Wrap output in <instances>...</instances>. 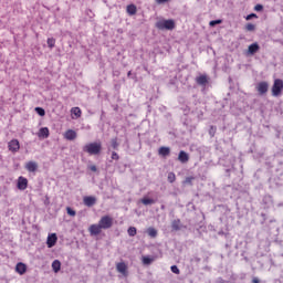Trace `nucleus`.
Listing matches in <instances>:
<instances>
[{
	"label": "nucleus",
	"instance_id": "864d4df0",
	"mask_svg": "<svg viewBox=\"0 0 283 283\" xmlns=\"http://www.w3.org/2000/svg\"><path fill=\"white\" fill-rule=\"evenodd\" d=\"M201 260H202V259H200L199 256H193V259H192V261H193V262H197V264L200 263Z\"/></svg>",
	"mask_w": 283,
	"mask_h": 283
},
{
	"label": "nucleus",
	"instance_id": "473e14b6",
	"mask_svg": "<svg viewBox=\"0 0 283 283\" xmlns=\"http://www.w3.org/2000/svg\"><path fill=\"white\" fill-rule=\"evenodd\" d=\"M217 132H218V127L213 126V125H210L209 130H208V134H209L210 138H213L216 136Z\"/></svg>",
	"mask_w": 283,
	"mask_h": 283
},
{
	"label": "nucleus",
	"instance_id": "2f4dec72",
	"mask_svg": "<svg viewBox=\"0 0 283 283\" xmlns=\"http://www.w3.org/2000/svg\"><path fill=\"white\" fill-rule=\"evenodd\" d=\"M127 77L132 78V81H134L135 83H138V73L137 72L132 73V71H128Z\"/></svg>",
	"mask_w": 283,
	"mask_h": 283
},
{
	"label": "nucleus",
	"instance_id": "bf43d9fd",
	"mask_svg": "<svg viewBox=\"0 0 283 283\" xmlns=\"http://www.w3.org/2000/svg\"><path fill=\"white\" fill-rule=\"evenodd\" d=\"M169 84H170V85H176V81L170 80Z\"/></svg>",
	"mask_w": 283,
	"mask_h": 283
},
{
	"label": "nucleus",
	"instance_id": "a211bd4d",
	"mask_svg": "<svg viewBox=\"0 0 283 283\" xmlns=\"http://www.w3.org/2000/svg\"><path fill=\"white\" fill-rule=\"evenodd\" d=\"M191 116H195V118H197V120H203L205 118V112H202V109L200 108H195L191 113Z\"/></svg>",
	"mask_w": 283,
	"mask_h": 283
},
{
	"label": "nucleus",
	"instance_id": "423d86ee",
	"mask_svg": "<svg viewBox=\"0 0 283 283\" xmlns=\"http://www.w3.org/2000/svg\"><path fill=\"white\" fill-rule=\"evenodd\" d=\"M8 149L12 154H17V151H19L21 149V144L19 143V139H11L8 143Z\"/></svg>",
	"mask_w": 283,
	"mask_h": 283
},
{
	"label": "nucleus",
	"instance_id": "5fc2aeb1",
	"mask_svg": "<svg viewBox=\"0 0 283 283\" xmlns=\"http://www.w3.org/2000/svg\"><path fill=\"white\" fill-rule=\"evenodd\" d=\"M219 207H221L222 209H226V211H231V209H229V206L219 205Z\"/></svg>",
	"mask_w": 283,
	"mask_h": 283
},
{
	"label": "nucleus",
	"instance_id": "4d7b16f0",
	"mask_svg": "<svg viewBox=\"0 0 283 283\" xmlns=\"http://www.w3.org/2000/svg\"><path fill=\"white\" fill-rule=\"evenodd\" d=\"M148 112H151V104L146 103Z\"/></svg>",
	"mask_w": 283,
	"mask_h": 283
},
{
	"label": "nucleus",
	"instance_id": "393cba45",
	"mask_svg": "<svg viewBox=\"0 0 283 283\" xmlns=\"http://www.w3.org/2000/svg\"><path fill=\"white\" fill-rule=\"evenodd\" d=\"M184 112H185V116H186V118L184 120V125L186 127H189V125H191V116H189V109L185 108Z\"/></svg>",
	"mask_w": 283,
	"mask_h": 283
},
{
	"label": "nucleus",
	"instance_id": "ea45409f",
	"mask_svg": "<svg viewBox=\"0 0 283 283\" xmlns=\"http://www.w3.org/2000/svg\"><path fill=\"white\" fill-rule=\"evenodd\" d=\"M245 30L247 32H255V24L253 23L245 24Z\"/></svg>",
	"mask_w": 283,
	"mask_h": 283
},
{
	"label": "nucleus",
	"instance_id": "58836bf2",
	"mask_svg": "<svg viewBox=\"0 0 283 283\" xmlns=\"http://www.w3.org/2000/svg\"><path fill=\"white\" fill-rule=\"evenodd\" d=\"M222 23V19L212 20L209 22L210 28H216V25H220Z\"/></svg>",
	"mask_w": 283,
	"mask_h": 283
},
{
	"label": "nucleus",
	"instance_id": "1a4fd4ad",
	"mask_svg": "<svg viewBox=\"0 0 283 283\" xmlns=\"http://www.w3.org/2000/svg\"><path fill=\"white\" fill-rule=\"evenodd\" d=\"M56 242H59V237L56 235V233H51L48 235V239H46L48 249H52L53 247H56Z\"/></svg>",
	"mask_w": 283,
	"mask_h": 283
},
{
	"label": "nucleus",
	"instance_id": "49530a36",
	"mask_svg": "<svg viewBox=\"0 0 283 283\" xmlns=\"http://www.w3.org/2000/svg\"><path fill=\"white\" fill-rule=\"evenodd\" d=\"M87 169H90V171H94V172L98 171V168L96 167V165H91L87 167Z\"/></svg>",
	"mask_w": 283,
	"mask_h": 283
},
{
	"label": "nucleus",
	"instance_id": "e2e57ef3",
	"mask_svg": "<svg viewBox=\"0 0 283 283\" xmlns=\"http://www.w3.org/2000/svg\"><path fill=\"white\" fill-rule=\"evenodd\" d=\"M218 234H219V235H224V231L221 230V231L218 232Z\"/></svg>",
	"mask_w": 283,
	"mask_h": 283
},
{
	"label": "nucleus",
	"instance_id": "09e8293b",
	"mask_svg": "<svg viewBox=\"0 0 283 283\" xmlns=\"http://www.w3.org/2000/svg\"><path fill=\"white\" fill-rule=\"evenodd\" d=\"M261 218H263V220L261 221V224H264L266 222V220H268L266 213L262 212L261 213Z\"/></svg>",
	"mask_w": 283,
	"mask_h": 283
},
{
	"label": "nucleus",
	"instance_id": "f257e3e1",
	"mask_svg": "<svg viewBox=\"0 0 283 283\" xmlns=\"http://www.w3.org/2000/svg\"><path fill=\"white\" fill-rule=\"evenodd\" d=\"M82 150L90 156H101L103 151V143H101V140L88 143L82 147Z\"/></svg>",
	"mask_w": 283,
	"mask_h": 283
},
{
	"label": "nucleus",
	"instance_id": "f03ea898",
	"mask_svg": "<svg viewBox=\"0 0 283 283\" xmlns=\"http://www.w3.org/2000/svg\"><path fill=\"white\" fill-rule=\"evenodd\" d=\"M155 28H157V30H176V20L174 19H168V20H159L156 22Z\"/></svg>",
	"mask_w": 283,
	"mask_h": 283
},
{
	"label": "nucleus",
	"instance_id": "c03bdc74",
	"mask_svg": "<svg viewBox=\"0 0 283 283\" xmlns=\"http://www.w3.org/2000/svg\"><path fill=\"white\" fill-rule=\"evenodd\" d=\"M251 19H258V14L256 13H250L245 17V21H251Z\"/></svg>",
	"mask_w": 283,
	"mask_h": 283
},
{
	"label": "nucleus",
	"instance_id": "2eb2a0df",
	"mask_svg": "<svg viewBox=\"0 0 283 283\" xmlns=\"http://www.w3.org/2000/svg\"><path fill=\"white\" fill-rule=\"evenodd\" d=\"M15 271L19 273V275H25V273H28V265L23 262H19L15 265Z\"/></svg>",
	"mask_w": 283,
	"mask_h": 283
},
{
	"label": "nucleus",
	"instance_id": "20e7f679",
	"mask_svg": "<svg viewBox=\"0 0 283 283\" xmlns=\"http://www.w3.org/2000/svg\"><path fill=\"white\" fill-rule=\"evenodd\" d=\"M98 224L102 229L107 230V229H112V227H114V218H112L111 216L106 214L103 216L99 221Z\"/></svg>",
	"mask_w": 283,
	"mask_h": 283
},
{
	"label": "nucleus",
	"instance_id": "a18cd8bd",
	"mask_svg": "<svg viewBox=\"0 0 283 283\" xmlns=\"http://www.w3.org/2000/svg\"><path fill=\"white\" fill-rule=\"evenodd\" d=\"M112 160H120V156L118 155V153L113 151L112 156H111Z\"/></svg>",
	"mask_w": 283,
	"mask_h": 283
},
{
	"label": "nucleus",
	"instance_id": "9b49d317",
	"mask_svg": "<svg viewBox=\"0 0 283 283\" xmlns=\"http://www.w3.org/2000/svg\"><path fill=\"white\" fill-rule=\"evenodd\" d=\"M262 205L264 206V209H271V207H273L274 205L273 196L271 195L263 196Z\"/></svg>",
	"mask_w": 283,
	"mask_h": 283
},
{
	"label": "nucleus",
	"instance_id": "39448f33",
	"mask_svg": "<svg viewBox=\"0 0 283 283\" xmlns=\"http://www.w3.org/2000/svg\"><path fill=\"white\" fill-rule=\"evenodd\" d=\"M256 92L260 96H265L269 92V82L262 81L256 84Z\"/></svg>",
	"mask_w": 283,
	"mask_h": 283
},
{
	"label": "nucleus",
	"instance_id": "a878e982",
	"mask_svg": "<svg viewBox=\"0 0 283 283\" xmlns=\"http://www.w3.org/2000/svg\"><path fill=\"white\" fill-rule=\"evenodd\" d=\"M197 232L199 235H202L203 233H207V224L205 222H199V227L197 228Z\"/></svg>",
	"mask_w": 283,
	"mask_h": 283
},
{
	"label": "nucleus",
	"instance_id": "c85d7f7f",
	"mask_svg": "<svg viewBox=\"0 0 283 283\" xmlns=\"http://www.w3.org/2000/svg\"><path fill=\"white\" fill-rule=\"evenodd\" d=\"M46 43H48V48H50V50H53V48H55L56 45V39L48 38Z\"/></svg>",
	"mask_w": 283,
	"mask_h": 283
},
{
	"label": "nucleus",
	"instance_id": "9d476101",
	"mask_svg": "<svg viewBox=\"0 0 283 283\" xmlns=\"http://www.w3.org/2000/svg\"><path fill=\"white\" fill-rule=\"evenodd\" d=\"M17 189H19V191H25L28 189V178L20 176L18 178Z\"/></svg>",
	"mask_w": 283,
	"mask_h": 283
},
{
	"label": "nucleus",
	"instance_id": "c9c22d12",
	"mask_svg": "<svg viewBox=\"0 0 283 283\" xmlns=\"http://www.w3.org/2000/svg\"><path fill=\"white\" fill-rule=\"evenodd\" d=\"M119 145L120 144H118V137H114L112 140H111V147L113 148V149H118V147H119Z\"/></svg>",
	"mask_w": 283,
	"mask_h": 283
},
{
	"label": "nucleus",
	"instance_id": "72a5a7b5",
	"mask_svg": "<svg viewBox=\"0 0 283 283\" xmlns=\"http://www.w3.org/2000/svg\"><path fill=\"white\" fill-rule=\"evenodd\" d=\"M167 180L170 185H174L176 182V174L174 171L168 172Z\"/></svg>",
	"mask_w": 283,
	"mask_h": 283
},
{
	"label": "nucleus",
	"instance_id": "bb28decb",
	"mask_svg": "<svg viewBox=\"0 0 283 283\" xmlns=\"http://www.w3.org/2000/svg\"><path fill=\"white\" fill-rule=\"evenodd\" d=\"M193 180H196V177L193 176L186 177L185 180L182 181V185L193 187Z\"/></svg>",
	"mask_w": 283,
	"mask_h": 283
},
{
	"label": "nucleus",
	"instance_id": "37998d69",
	"mask_svg": "<svg viewBox=\"0 0 283 283\" xmlns=\"http://www.w3.org/2000/svg\"><path fill=\"white\" fill-rule=\"evenodd\" d=\"M255 12H263L264 11V6H262L261 3L256 4L254 7Z\"/></svg>",
	"mask_w": 283,
	"mask_h": 283
},
{
	"label": "nucleus",
	"instance_id": "338daca9",
	"mask_svg": "<svg viewBox=\"0 0 283 283\" xmlns=\"http://www.w3.org/2000/svg\"><path fill=\"white\" fill-rule=\"evenodd\" d=\"M143 70H145V72H147V66H144Z\"/></svg>",
	"mask_w": 283,
	"mask_h": 283
},
{
	"label": "nucleus",
	"instance_id": "0e129e2a",
	"mask_svg": "<svg viewBox=\"0 0 283 283\" xmlns=\"http://www.w3.org/2000/svg\"><path fill=\"white\" fill-rule=\"evenodd\" d=\"M243 260H244L245 262H249V258H248V256H244Z\"/></svg>",
	"mask_w": 283,
	"mask_h": 283
},
{
	"label": "nucleus",
	"instance_id": "603ef678",
	"mask_svg": "<svg viewBox=\"0 0 283 283\" xmlns=\"http://www.w3.org/2000/svg\"><path fill=\"white\" fill-rule=\"evenodd\" d=\"M44 205L45 207L50 205V197L45 196Z\"/></svg>",
	"mask_w": 283,
	"mask_h": 283
},
{
	"label": "nucleus",
	"instance_id": "ddd939ff",
	"mask_svg": "<svg viewBox=\"0 0 283 283\" xmlns=\"http://www.w3.org/2000/svg\"><path fill=\"white\" fill-rule=\"evenodd\" d=\"M177 160H179L181 165H187V163H189V153L185 150H180L178 154Z\"/></svg>",
	"mask_w": 283,
	"mask_h": 283
},
{
	"label": "nucleus",
	"instance_id": "dca6fc26",
	"mask_svg": "<svg viewBox=\"0 0 283 283\" xmlns=\"http://www.w3.org/2000/svg\"><path fill=\"white\" fill-rule=\"evenodd\" d=\"M171 148L169 146H161L158 149V155L163 156V158H167V156H170Z\"/></svg>",
	"mask_w": 283,
	"mask_h": 283
},
{
	"label": "nucleus",
	"instance_id": "6ab92c4d",
	"mask_svg": "<svg viewBox=\"0 0 283 283\" xmlns=\"http://www.w3.org/2000/svg\"><path fill=\"white\" fill-rule=\"evenodd\" d=\"M84 205L85 207H94V205H96V197L94 196L84 197Z\"/></svg>",
	"mask_w": 283,
	"mask_h": 283
},
{
	"label": "nucleus",
	"instance_id": "5701e85b",
	"mask_svg": "<svg viewBox=\"0 0 283 283\" xmlns=\"http://www.w3.org/2000/svg\"><path fill=\"white\" fill-rule=\"evenodd\" d=\"M182 222L180 221V219H175L171 221V231H180V224Z\"/></svg>",
	"mask_w": 283,
	"mask_h": 283
},
{
	"label": "nucleus",
	"instance_id": "4468645a",
	"mask_svg": "<svg viewBox=\"0 0 283 283\" xmlns=\"http://www.w3.org/2000/svg\"><path fill=\"white\" fill-rule=\"evenodd\" d=\"M88 231H90V235H101V231H103V228H101V224L97 223V224H92L90 228H88Z\"/></svg>",
	"mask_w": 283,
	"mask_h": 283
},
{
	"label": "nucleus",
	"instance_id": "cd10ccee",
	"mask_svg": "<svg viewBox=\"0 0 283 283\" xmlns=\"http://www.w3.org/2000/svg\"><path fill=\"white\" fill-rule=\"evenodd\" d=\"M52 270H53L55 273H59V271H61V261L54 260V261L52 262Z\"/></svg>",
	"mask_w": 283,
	"mask_h": 283
},
{
	"label": "nucleus",
	"instance_id": "c756f323",
	"mask_svg": "<svg viewBox=\"0 0 283 283\" xmlns=\"http://www.w3.org/2000/svg\"><path fill=\"white\" fill-rule=\"evenodd\" d=\"M156 200L151 199V198H147V197H144L142 199V203L145 205V207L149 206V205H155Z\"/></svg>",
	"mask_w": 283,
	"mask_h": 283
},
{
	"label": "nucleus",
	"instance_id": "6e6d98bb",
	"mask_svg": "<svg viewBox=\"0 0 283 283\" xmlns=\"http://www.w3.org/2000/svg\"><path fill=\"white\" fill-rule=\"evenodd\" d=\"M167 1H169V0H156V3L161 4V3H167Z\"/></svg>",
	"mask_w": 283,
	"mask_h": 283
},
{
	"label": "nucleus",
	"instance_id": "6e6552de",
	"mask_svg": "<svg viewBox=\"0 0 283 283\" xmlns=\"http://www.w3.org/2000/svg\"><path fill=\"white\" fill-rule=\"evenodd\" d=\"M260 52V44L258 42H253L248 46L247 54L248 56H255Z\"/></svg>",
	"mask_w": 283,
	"mask_h": 283
},
{
	"label": "nucleus",
	"instance_id": "0eeeda50",
	"mask_svg": "<svg viewBox=\"0 0 283 283\" xmlns=\"http://www.w3.org/2000/svg\"><path fill=\"white\" fill-rule=\"evenodd\" d=\"M195 82L197 85H200V87H207L209 85V76H207V74H200L195 78Z\"/></svg>",
	"mask_w": 283,
	"mask_h": 283
},
{
	"label": "nucleus",
	"instance_id": "412c9836",
	"mask_svg": "<svg viewBox=\"0 0 283 283\" xmlns=\"http://www.w3.org/2000/svg\"><path fill=\"white\" fill-rule=\"evenodd\" d=\"M39 138H50V128L48 127H42L40 128L38 133Z\"/></svg>",
	"mask_w": 283,
	"mask_h": 283
},
{
	"label": "nucleus",
	"instance_id": "b1692460",
	"mask_svg": "<svg viewBox=\"0 0 283 283\" xmlns=\"http://www.w3.org/2000/svg\"><path fill=\"white\" fill-rule=\"evenodd\" d=\"M146 233L149 235V238H158V230L154 227H149L146 230Z\"/></svg>",
	"mask_w": 283,
	"mask_h": 283
},
{
	"label": "nucleus",
	"instance_id": "f704fd0d",
	"mask_svg": "<svg viewBox=\"0 0 283 283\" xmlns=\"http://www.w3.org/2000/svg\"><path fill=\"white\" fill-rule=\"evenodd\" d=\"M71 114H74V116H76V118H81V115L83 114L80 107H73L71 109Z\"/></svg>",
	"mask_w": 283,
	"mask_h": 283
},
{
	"label": "nucleus",
	"instance_id": "f8f14e48",
	"mask_svg": "<svg viewBox=\"0 0 283 283\" xmlns=\"http://www.w3.org/2000/svg\"><path fill=\"white\" fill-rule=\"evenodd\" d=\"M116 271H117V273H120L125 277H127L129 275V272L127 271V265L125 264V262L117 263Z\"/></svg>",
	"mask_w": 283,
	"mask_h": 283
},
{
	"label": "nucleus",
	"instance_id": "de8ad7c7",
	"mask_svg": "<svg viewBox=\"0 0 283 283\" xmlns=\"http://www.w3.org/2000/svg\"><path fill=\"white\" fill-rule=\"evenodd\" d=\"M229 281L222 279V276L217 277L216 283H227Z\"/></svg>",
	"mask_w": 283,
	"mask_h": 283
},
{
	"label": "nucleus",
	"instance_id": "a19ab883",
	"mask_svg": "<svg viewBox=\"0 0 283 283\" xmlns=\"http://www.w3.org/2000/svg\"><path fill=\"white\" fill-rule=\"evenodd\" d=\"M170 271L171 273H175V275H180V269L178 268V265H171Z\"/></svg>",
	"mask_w": 283,
	"mask_h": 283
},
{
	"label": "nucleus",
	"instance_id": "79ce46f5",
	"mask_svg": "<svg viewBox=\"0 0 283 283\" xmlns=\"http://www.w3.org/2000/svg\"><path fill=\"white\" fill-rule=\"evenodd\" d=\"M154 262V259L150 256H144L143 258V264H151Z\"/></svg>",
	"mask_w": 283,
	"mask_h": 283
},
{
	"label": "nucleus",
	"instance_id": "052dcab7",
	"mask_svg": "<svg viewBox=\"0 0 283 283\" xmlns=\"http://www.w3.org/2000/svg\"><path fill=\"white\" fill-rule=\"evenodd\" d=\"M86 14H92V9H87Z\"/></svg>",
	"mask_w": 283,
	"mask_h": 283
},
{
	"label": "nucleus",
	"instance_id": "8fccbe9b",
	"mask_svg": "<svg viewBox=\"0 0 283 283\" xmlns=\"http://www.w3.org/2000/svg\"><path fill=\"white\" fill-rule=\"evenodd\" d=\"M113 76H116L118 78V76H120V72L118 70H114Z\"/></svg>",
	"mask_w": 283,
	"mask_h": 283
},
{
	"label": "nucleus",
	"instance_id": "774afa93",
	"mask_svg": "<svg viewBox=\"0 0 283 283\" xmlns=\"http://www.w3.org/2000/svg\"><path fill=\"white\" fill-rule=\"evenodd\" d=\"M161 209H165V205L161 206Z\"/></svg>",
	"mask_w": 283,
	"mask_h": 283
},
{
	"label": "nucleus",
	"instance_id": "f3484780",
	"mask_svg": "<svg viewBox=\"0 0 283 283\" xmlns=\"http://www.w3.org/2000/svg\"><path fill=\"white\" fill-rule=\"evenodd\" d=\"M25 169L30 174H34L39 169V164H36V161H29L25 165Z\"/></svg>",
	"mask_w": 283,
	"mask_h": 283
},
{
	"label": "nucleus",
	"instance_id": "69168bd1",
	"mask_svg": "<svg viewBox=\"0 0 283 283\" xmlns=\"http://www.w3.org/2000/svg\"><path fill=\"white\" fill-rule=\"evenodd\" d=\"M32 228H33V229H39V226L33 224Z\"/></svg>",
	"mask_w": 283,
	"mask_h": 283
},
{
	"label": "nucleus",
	"instance_id": "7ed1b4c3",
	"mask_svg": "<svg viewBox=\"0 0 283 283\" xmlns=\"http://www.w3.org/2000/svg\"><path fill=\"white\" fill-rule=\"evenodd\" d=\"M282 92H283V80L282 78L274 80V83L272 85V96H274V98H280V96H282Z\"/></svg>",
	"mask_w": 283,
	"mask_h": 283
},
{
	"label": "nucleus",
	"instance_id": "3c124183",
	"mask_svg": "<svg viewBox=\"0 0 283 283\" xmlns=\"http://www.w3.org/2000/svg\"><path fill=\"white\" fill-rule=\"evenodd\" d=\"M251 283H260V279L258 276H253Z\"/></svg>",
	"mask_w": 283,
	"mask_h": 283
},
{
	"label": "nucleus",
	"instance_id": "aec40b11",
	"mask_svg": "<svg viewBox=\"0 0 283 283\" xmlns=\"http://www.w3.org/2000/svg\"><path fill=\"white\" fill-rule=\"evenodd\" d=\"M64 138L66 140H76V130L74 129H69L64 134Z\"/></svg>",
	"mask_w": 283,
	"mask_h": 283
},
{
	"label": "nucleus",
	"instance_id": "e433bc0d",
	"mask_svg": "<svg viewBox=\"0 0 283 283\" xmlns=\"http://www.w3.org/2000/svg\"><path fill=\"white\" fill-rule=\"evenodd\" d=\"M34 109H35V114H38V116H45V108L38 106Z\"/></svg>",
	"mask_w": 283,
	"mask_h": 283
},
{
	"label": "nucleus",
	"instance_id": "4c0bfd02",
	"mask_svg": "<svg viewBox=\"0 0 283 283\" xmlns=\"http://www.w3.org/2000/svg\"><path fill=\"white\" fill-rule=\"evenodd\" d=\"M67 216H71V218H74L76 216V210H74L72 207L66 208Z\"/></svg>",
	"mask_w": 283,
	"mask_h": 283
},
{
	"label": "nucleus",
	"instance_id": "13d9d810",
	"mask_svg": "<svg viewBox=\"0 0 283 283\" xmlns=\"http://www.w3.org/2000/svg\"><path fill=\"white\" fill-rule=\"evenodd\" d=\"M180 227H181V228H180V231H182V229H184V230H187V226H185V224L181 223Z\"/></svg>",
	"mask_w": 283,
	"mask_h": 283
},
{
	"label": "nucleus",
	"instance_id": "7c9ffc66",
	"mask_svg": "<svg viewBox=\"0 0 283 283\" xmlns=\"http://www.w3.org/2000/svg\"><path fill=\"white\" fill-rule=\"evenodd\" d=\"M127 233H128L129 238H134L136 235V233H138V229H136V227H129L127 229Z\"/></svg>",
	"mask_w": 283,
	"mask_h": 283
},
{
	"label": "nucleus",
	"instance_id": "680f3d73",
	"mask_svg": "<svg viewBox=\"0 0 283 283\" xmlns=\"http://www.w3.org/2000/svg\"><path fill=\"white\" fill-rule=\"evenodd\" d=\"M86 14H92V9H87Z\"/></svg>",
	"mask_w": 283,
	"mask_h": 283
},
{
	"label": "nucleus",
	"instance_id": "4be33fe9",
	"mask_svg": "<svg viewBox=\"0 0 283 283\" xmlns=\"http://www.w3.org/2000/svg\"><path fill=\"white\" fill-rule=\"evenodd\" d=\"M126 12H127L128 17H134V14H136V12H138V8L134 3L128 4L126 7Z\"/></svg>",
	"mask_w": 283,
	"mask_h": 283
}]
</instances>
